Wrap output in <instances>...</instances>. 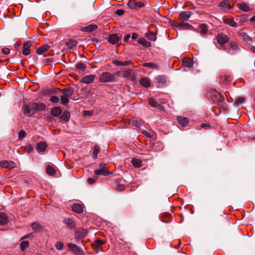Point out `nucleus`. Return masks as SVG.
I'll list each match as a JSON object with an SVG mask.
<instances>
[{"label":"nucleus","mask_w":255,"mask_h":255,"mask_svg":"<svg viewBox=\"0 0 255 255\" xmlns=\"http://www.w3.org/2000/svg\"><path fill=\"white\" fill-rule=\"evenodd\" d=\"M100 151V148L98 146H95L93 150V155L94 158H96L97 157V154Z\"/></svg>","instance_id":"nucleus-45"},{"label":"nucleus","mask_w":255,"mask_h":255,"mask_svg":"<svg viewBox=\"0 0 255 255\" xmlns=\"http://www.w3.org/2000/svg\"><path fill=\"white\" fill-rule=\"evenodd\" d=\"M62 110L59 107H54L51 110V114L54 117H58L61 114Z\"/></svg>","instance_id":"nucleus-19"},{"label":"nucleus","mask_w":255,"mask_h":255,"mask_svg":"<svg viewBox=\"0 0 255 255\" xmlns=\"http://www.w3.org/2000/svg\"><path fill=\"white\" fill-rule=\"evenodd\" d=\"M98 28V26L96 24H91L89 25H88L87 26L83 28V30L84 31L87 32H92L95 30H96Z\"/></svg>","instance_id":"nucleus-24"},{"label":"nucleus","mask_w":255,"mask_h":255,"mask_svg":"<svg viewBox=\"0 0 255 255\" xmlns=\"http://www.w3.org/2000/svg\"><path fill=\"white\" fill-rule=\"evenodd\" d=\"M122 38V35H119L117 34H112L108 37V41L112 44H115L118 43L120 39Z\"/></svg>","instance_id":"nucleus-6"},{"label":"nucleus","mask_w":255,"mask_h":255,"mask_svg":"<svg viewBox=\"0 0 255 255\" xmlns=\"http://www.w3.org/2000/svg\"><path fill=\"white\" fill-rule=\"evenodd\" d=\"M105 164L104 163H101L99 165V168L95 171V174L97 176L103 175L107 176L111 173V172L107 171L105 169Z\"/></svg>","instance_id":"nucleus-4"},{"label":"nucleus","mask_w":255,"mask_h":255,"mask_svg":"<svg viewBox=\"0 0 255 255\" xmlns=\"http://www.w3.org/2000/svg\"><path fill=\"white\" fill-rule=\"evenodd\" d=\"M178 123L183 126H186L188 123L187 118L182 117H177V118Z\"/></svg>","instance_id":"nucleus-30"},{"label":"nucleus","mask_w":255,"mask_h":255,"mask_svg":"<svg viewBox=\"0 0 255 255\" xmlns=\"http://www.w3.org/2000/svg\"><path fill=\"white\" fill-rule=\"evenodd\" d=\"M70 118V114L68 111H64L62 116L60 117V119L66 122L69 121Z\"/></svg>","instance_id":"nucleus-28"},{"label":"nucleus","mask_w":255,"mask_h":255,"mask_svg":"<svg viewBox=\"0 0 255 255\" xmlns=\"http://www.w3.org/2000/svg\"><path fill=\"white\" fill-rule=\"evenodd\" d=\"M72 210L76 213H81L83 212V208L79 204H74L72 206Z\"/></svg>","instance_id":"nucleus-23"},{"label":"nucleus","mask_w":255,"mask_h":255,"mask_svg":"<svg viewBox=\"0 0 255 255\" xmlns=\"http://www.w3.org/2000/svg\"><path fill=\"white\" fill-rule=\"evenodd\" d=\"M137 41L138 43L146 47H150L151 45V43L147 41L144 38H139L138 39Z\"/></svg>","instance_id":"nucleus-22"},{"label":"nucleus","mask_w":255,"mask_h":255,"mask_svg":"<svg viewBox=\"0 0 255 255\" xmlns=\"http://www.w3.org/2000/svg\"><path fill=\"white\" fill-rule=\"evenodd\" d=\"M138 37V35L136 33H132L131 35V38L132 39H135Z\"/></svg>","instance_id":"nucleus-59"},{"label":"nucleus","mask_w":255,"mask_h":255,"mask_svg":"<svg viewBox=\"0 0 255 255\" xmlns=\"http://www.w3.org/2000/svg\"><path fill=\"white\" fill-rule=\"evenodd\" d=\"M104 242L100 240H97L94 243L93 246L96 248H99L103 245Z\"/></svg>","instance_id":"nucleus-40"},{"label":"nucleus","mask_w":255,"mask_h":255,"mask_svg":"<svg viewBox=\"0 0 255 255\" xmlns=\"http://www.w3.org/2000/svg\"><path fill=\"white\" fill-rule=\"evenodd\" d=\"M224 22L233 27H236L238 26L237 22H236L233 19L226 18L223 20Z\"/></svg>","instance_id":"nucleus-18"},{"label":"nucleus","mask_w":255,"mask_h":255,"mask_svg":"<svg viewBox=\"0 0 255 255\" xmlns=\"http://www.w3.org/2000/svg\"><path fill=\"white\" fill-rule=\"evenodd\" d=\"M208 125V124H202L201 127H202V128H204L205 127H207Z\"/></svg>","instance_id":"nucleus-63"},{"label":"nucleus","mask_w":255,"mask_h":255,"mask_svg":"<svg viewBox=\"0 0 255 255\" xmlns=\"http://www.w3.org/2000/svg\"><path fill=\"white\" fill-rule=\"evenodd\" d=\"M128 5L132 9H136L144 6L143 3L137 1L136 0H129Z\"/></svg>","instance_id":"nucleus-5"},{"label":"nucleus","mask_w":255,"mask_h":255,"mask_svg":"<svg viewBox=\"0 0 255 255\" xmlns=\"http://www.w3.org/2000/svg\"><path fill=\"white\" fill-rule=\"evenodd\" d=\"M219 6L225 10L230 9L232 8L228 0H224L220 3Z\"/></svg>","instance_id":"nucleus-17"},{"label":"nucleus","mask_w":255,"mask_h":255,"mask_svg":"<svg viewBox=\"0 0 255 255\" xmlns=\"http://www.w3.org/2000/svg\"><path fill=\"white\" fill-rule=\"evenodd\" d=\"M140 85L145 88H148L150 86V81L148 77H142L139 81Z\"/></svg>","instance_id":"nucleus-12"},{"label":"nucleus","mask_w":255,"mask_h":255,"mask_svg":"<svg viewBox=\"0 0 255 255\" xmlns=\"http://www.w3.org/2000/svg\"><path fill=\"white\" fill-rule=\"evenodd\" d=\"M30 234H27V235L23 236L22 237H21V239H20V240H23L27 239V238H28L30 237Z\"/></svg>","instance_id":"nucleus-61"},{"label":"nucleus","mask_w":255,"mask_h":255,"mask_svg":"<svg viewBox=\"0 0 255 255\" xmlns=\"http://www.w3.org/2000/svg\"><path fill=\"white\" fill-rule=\"evenodd\" d=\"M130 37V34H128L124 37V40L125 42H128L129 38Z\"/></svg>","instance_id":"nucleus-57"},{"label":"nucleus","mask_w":255,"mask_h":255,"mask_svg":"<svg viewBox=\"0 0 255 255\" xmlns=\"http://www.w3.org/2000/svg\"><path fill=\"white\" fill-rule=\"evenodd\" d=\"M29 246L28 241H22L20 244V249L22 251H24Z\"/></svg>","instance_id":"nucleus-37"},{"label":"nucleus","mask_w":255,"mask_h":255,"mask_svg":"<svg viewBox=\"0 0 255 255\" xmlns=\"http://www.w3.org/2000/svg\"><path fill=\"white\" fill-rule=\"evenodd\" d=\"M131 163L135 167H139L142 165V161L140 159L135 158L132 159Z\"/></svg>","instance_id":"nucleus-31"},{"label":"nucleus","mask_w":255,"mask_h":255,"mask_svg":"<svg viewBox=\"0 0 255 255\" xmlns=\"http://www.w3.org/2000/svg\"><path fill=\"white\" fill-rule=\"evenodd\" d=\"M95 77V76L94 75H87L82 78L80 80V82L85 84H90L94 81Z\"/></svg>","instance_id":"nucleus-11"},{"label":"nucleus","mask_w":255,"mask_h":255,"mask_svg":"<svg viewBox=\"0 0 255 255\" xmlns=\"http://www.w3.org/2000/svg\"><path fill=\"white\" fill-rule=\"evenodd\" d=\"M9 161L6 160H1L0 161V165L1 167L3 168H8V167Z\"/></svg>","instance_id":"nucleus-44"},{"label":"nucleus","mask_w":255,"mask_h":255,"mask_svg":"<svg viewBox=\"0 0 255 255\" xmlns=\"http://www.w3.org/2000/svg\"><path fill=\"white\" fill-rule=\"evenodd\" d=\"M50 101L53 103H58L59 102V98L55 96H53L50 98Z\"/></svg>","instance_id":"nucleus-47"},{"label":"nucleus","mask_w":255,"mask_h":255,"mask_svg":"<svg viewBox=\"0 0 255 255\" xmlns=\"http://www.w3.org/2000/svg\"><path fill=\"white\" fill-rule=\"evenodd\" d=\"M179 26L183 28L188 29H190L192 27L191 25L187 23H180L179 24Z\"/></svg>","instance_id":"nucleus-43"},{"label":"nucleus","mask_w":255,"mask_h":255,"mask_svg":"<svg viewBox=\"0 0 255 255\" xmlns=\"http://www.w3.org/2000/svg\"><path fill=\"white\" fill-rule=\"evenodd\" d=\"M77 44V42L75 40H70L66 42V45L68 48L73 49Z\"/></svg>","instance_id":"nucleus-33"},{"label":"nucleus","mask_w":255,"mask_h":255,"mask_svg":"<svg viewBox=\"0 0 255 255\" xmlns=\"http://www.w3.org/2000/svg\"><path fill=\"white\" fill-rule=\"evenodd\" d=\"M132 63L131 60H127L125 61H122V66H125L130 65Z\"/></svg>","instance_id":"nucleus-52"},{"label":"nucleus","mask_w":255,"mask_h":255,"mask_svg":"<svg viewBox=\"0 0 255 255\" xmlns=\"http://www.w3.org/2000/svg\"><path fill=\"white\" fill-rule=\"evenodd\" d=\"M143 134L147 137H150V134L147 131L143 130L142 132Z\"/></svg>","instance_id":"nucleus-60"},{"label":"nucleus","mask_w":255,"mask_h":255,"mask_svg":"<svg viewBox=\"0 0 255 255\" xmlns=\"http://www.w3.org/2000/svg\"><path fill=\"white\" fill-rule=\"evenodd\" d=\"M25 136V132L22 130H20L18 133V138L21 139H22Z\"/></svg>","instance_id":"nucleus-49"},{"label":"nucleus","mask_w":255,"mask_h":255,"mask_svg":"<svg viewBox=\"0 0 255 255\" xmlns=\"http://www.w3.org/2000/svg\"><path fill=\"white\" fill-rule=\"evenodd\" d=\"M47 144L45 142H40L37 144L36 149L38 153L42 154L46 149Z\"/></svg>","instance_id":"nucleus-9"},{"label":"nucleus","mask_w":255,"mask_h":255,"mask_svg":"<svg viewBox=\"0 0 255 255\" xmlns=\"http://www.w3.org/2000/svg\"><path fill=\"white\" fill-rule=\"evenodd\" d=\"M97 177H94V178H89L88 179V182L89 184H93L97 180Z\"/></svg>","instance_id":"nucleus-51"},{"label":"nucleus","mask_w":255,"mask_h":255,"mask_svg":"<svg viewBox=\"0 0 255 255\" xmlns=\"http://www.w3.org/2000/svg\"><path fill=\"white\" fill-rule=\"evenodd\" d=\"M238 6L240 9L244 11L248 12L251 10V8L250 7V6L246 3L243 2L238 4Z\"/></svg>","instance_id":"nucleus-25"},{"label":"nucleus","mask_w":255,"mask_h":255,"mask_svg":"<svg viewBox=\"0 0 255 255\" xmlns=\"http://www.w3.org/2000/svg\"><path fill=\"white\" fill-rule=\"evenodd\" d=\"M155 80L160 84H164L166 82V78L164 75H159L157 76Z\"/></svg>","instance_id":"nucleus-32"},{"label":"nucleus","mask_w":255,"mask_h":255,"mask_svg":"<svg viewBox=\"0 0 255 255\" xmlns=\"http://www.w3.org/2000/svg\"><path fill=\"white\" fill-rule=\"evenodd\" d=\"M122 75L124 77L126 78L127 79H130V77H131L132 81H134L135 78L133 75L132 74V70L130 69H126L125 68L122 71Z\"/></svg>","instance_id":"nucleus-7"},{"label":"nucleus","mask_w":255,"mask_h":255,"mask_svg":"<svg viewBox=\"0 0 255 255\" xmlns=\"http://www.w3.org/2000/svg\"><path fill=\"white\" fill-rule=\"evenodd\" d=\"M113 63L116 65V66H122V61H119V60H114L113 61Z\"/></svg>","instance_id":"nucleus-54"},{"label":"nucleus","mask_w":255,"mask_h":255,"mask_svg":"<svg viewBox=\"0 0 255 255\" xmlns=\"http://www.w3.org/2000/svg\"><path fill=\"white\" fill-rule=\"evenodd\" d=\"M200 33L203 36L206 34L208 31L207 26L205 24H201L200 25Z\"/></svg>","instance_id":"nucleus-36"},{"label":"nucleus","mask_w":255,"mask_h":255,"mask_svg":"<svg viewBox=\"0 0 255 255\" xmlns=\"http://www.w3.org/2000/svg\"><path fill=\"white\" fill-rule=\"evenodd\" d=\"M31 227L33 230L36 232L39 231L41 228V226L37 223H33L31 224Z\"/></svg>","instance_id":"nucleus-41"},{"label":"nucleus","mask_w":255,"mask_h":255,"mask_svg":"<svg viewBox=\"0 0 255 255\" xmlns=\"http://www.w3.org/2000/svg\"><path fill=\"white\" fill-rule=\"evenodd\" d=\"M61 91L63 93V96L70 97L73 94L74 90L71 87H68L67 88H65L61 90Z\"/></svg>","instance_id":"nucleus-16"},{"label":"nucleus","mask_w":255,"mask_h":255,"mask_svg":"<svg viewBox=\"0 0 255 255\" xmlns=\"http://www.w3.org/2000/svg\"><path fill=\"white\" fill-rule=\"evenodd\" d=\"M149 104L152 107L157 109L161 110L162 109V106L159 104L154 99L150 98L148 99Z\"/></svg>","instance_id":"nucleus-13"},{"label":"nucleus","mask_w":255,"mask_h":255,"mask_svg":"<svg viewBox=\"0 0 255 255\" xmlns=\"http://www.w3.org/2000/svg\"><path fill=\"white\" fill-rule=\"evenodd\" d=\"M50 46L48 45H44L38 48L36 50V52L38 54H42L44 52L46 51L49 49Z\"/></svg>","instance_id":"nucleus-26"},{"label":"nucleus","mask_w":255,"mask_h":255,"mask_svg":"<svg viewBox=\"0 0 255 255\" xmlns=\"http://www.w3.org/2000/svg\"><path fill=\"white\" fill-rule=\"evenodd\" d=\"M245 102V98H243V97H239V98H238L236 100H235V103L237 104V105H241L242 104H243L244 102Z\"/></svg>","instance_id":"nucleus-46"},{"label":"nucleus","mask_w":255,"mask_h":255,"mask_svg":"<svg viewBox=\"0 0 255 255\" xmlns=\"http://www.w3.org/2000/svg\"><path fill=\"white\" fill-rule=\"evenodd\" d=\"M99 81L100 82H112L115 81V76L109 72H105L103 73L99 77Z\"/></svg>","instance_id":"nucleus-3"},{"label":"nucleus","mask_w":255,"mask_h":255,"mask_svg":"<svg viewBox=\"0 0 255 255\" xmlns=\"http://www.w3.org/2000/svg\"><path fill=\"white\" fill-rule=\"evenodd\" d=\"M2 52L5 54H8L10 53V50L7 48H3L1 49Z\"/></svg>","instance_id":"nucleus-53"},{"label":"nucleus","mask_w":255,"mask_h":255,"mask_svg":"<svg viewBox=\"0 0 255 255\" xmlns=\"http://www.w3.org/2000/svg\"><path fill=\"white\" fill-rule=\"evenodd\" d=\"M15 167L14 163L12 161H9L8 167L9 168H13Z\"/></svg>","instance_id":"nucleus-58"},{"label":"nucleus","mask_w":255,"mask_h":255,"mask_svg":"<svg viewBox=\"0 0 255 255\" xmlns=\"http://www.w3.org/2000/svg\"><path fill=\"white\" fill-rule=\"evenodd\" d=\"M76 68L79 70V71L83 72L86 68V65L82 62H79L77 64Z\"/></svg>","instance_id":"nucleus-39"},{"label":"nucleus","mask_w":255,"mask_h":255,"mask_svg":"<svg viewBox=\"0 0 255 255\" xmlns=\"http://www.w3.org/2000/svg\"><path fill=\"white\" fill-rule=\"evenodd\" d=\"M183 65L188 68L191 67L193 65V60L190 58L184 59L183 61Z\"/></svg>","instance_id":"nucleus-27"},{"label":"nucleus","mask_w":255,"mask_h":255,"mask_svg":"<svg viewBox=\"0 0 255 255\" xmlns=\"http://www.w3.org/2000/svg\"><path fill=\"white\" fill-rule=\"evenodd\" d=\"M93 112L90 111H83V114L84 116H91L92 115Z\"/></svg>","instance_id":"nucleus-55"},{"label":"nucleus","mask_w":255,"mask_h":255,"mask_svg":"<svg viewBox=\"0 0 255 255\" xmlns=\"http://www.w3.org/2000/svg\"><path fill=\"white\" fill-rule=\"evenodd\" d=\"M31 46V44L29 42L27 41L25 42L23 46V51L22 53L24 55L27 56L30 53V47Z\"/></svg>","instance_id":"nucleus-14"},{"label":"nucleus","mask_w":255,"mask_h":255,"mask_svg":"<svg viewBox=\"0 0 255 255\" xmlns=\"http://www.w3.org/2000/svg\"><path fill=\"white\" fill-rule=\"evenodd\" d=\"M46 172L49 175H53L55 173V169L51 165H47Z\"/></svg>","instance_id":"nucleus-35"},{"label":"nucleus","mask_w":255,"mask_h":255,"mask_svg":"<svg viewBox=\"0 0 255 255\" xmlns=\"http://www.w3.org/2000/svg\"><path fill=\"white\" fill-rule=\"evenodd\" d=\"M125 186L123 184H118L116 186V189L118 191H123L125 190Z\"/></svg>","instance_id":"nucleus-48"},{"label":"nucleus","mask_w":255,"mask_h":255,"mask_svg":"<svg viewBox=\"0 0 255 255\" xmlns=\"http://www.w3.org/2000/svg\"><path fill=\"white\" fill-rule=\"evenodd\" d=\"M207 98L212 102L222 103L224 97L215 89H211L207 92Z\"/></svg>","instance_id":"nucleus-2"},{"label":"nucleus","mask_w":255,"mask_h":255,"mask_svg":"<svg viewBox=\"0 0 255 255\" xmlns=\"http://www.w3.org/2000/svg\"><path fill=\"white\" fill-rule=\"evenodd\" d=\"M64 223L70 228L73 229L76 227L75 223L70 218L65 219L64 220Z\"/></svg>","instance_id":"nucleus-21"},{"label":"nucleus","mask_w":255,"mask_h":255,"mask_svg":"<svg viewBox=\"0 0 255 255\" xmlns=\"http://www.w3.org/2000/svg\"><path fill=\"white\" fill-rule=\"evenodd\" d=\"M250 20L252 21H255V15L251 18Z\"/></svg>","instance_id":"nucleus-64"},{"label":"nucleus","mask_w":255,"mask_h":255,"mask_svg":"<svg viewBox=\"0 0 255 255\" xmlns=\"http://www.w3.org/2000/svg\"><path fill=\"white\" fill-rule=\"evenodd\" d=\"M117 13L119 15H121L124 13V11L121 9H119L117 11Z\"/></svg>","instance_id":"nucleus-62"},{"label":"nucleus","mask_w":255,"mask_h":255,"mask_svg":"<svg viewBox=\"0 0 255 255\" xmlns=\"http://www.w3.org/2000/svg\"><path fill=\"white\" fill-rule=\"evenodd\" d=\"M87 234V230L84 229H79L76 231L75 236L78 238H84L86 237Z\"/></svg>","instance_id":"nucleus-10"},{"label":"nucleus","mask_w":255,"mask_h":255,"mask_svg":"<svg viewBox=\"0 0 255 255\" xmlns=\"http://www.w3.org/2000/svg\"><path fill=\"white\" fill-rule=\"evenodd\" d=\"M68 247L71 251H72L75 253H77L80 252V250L79 249L78 247L74 244H73L72 243H68Z\"/></svg>","instance_id":"nucleus-34"},{"label":"nucleus","mask_w":255,"mask_h":255,"mask_svg":"<svg viewBox=\"0 0 255 255\" xmlns=\"http://www.w3.org/2000/svg\"><path fill=\"white\" fill-rule=\"evenodd\" d=\"M145 36L149 40L155 41L156 40V34L155 33L148 31L145 33Z\"/></svg>","instance_id":"nucleus-20"},{"label":"nucleus","mask_w":255,"mask_h":255,"mask_svg":"<svg viewBox=\"0 0 255 255\" xmlns=\"http://www.w3.org/2000/svg\"><path fill=\"white\" fill-rule=\"evenodd\" d=\"M191 15L190 11H182L180 13V16L184 20H187Z\"/></svg>","instance_id":"nucleus-29"},{"label":"nucleus","mask_w":255,"mask_h":255,"mask_svg":"<svg viewBox=\"0 0 255 255\" xmlns=\"http://www.w3.org/2000/svg\"><path fill=\"white\" fill-rule=\"evenodd\" d=\"M60 99L61 103L64 105H66L69 102L68 97H66L62 95L61 96Z\"/></svg>","instance_id":"nucleus-42"},{"label":"nucleus","mask_w":255,"mask_h":255,"mask_svg":"<svg viewBox=\"0 0 255 255\" xmlns=\"http://www.w3.org/2000/svg\"><path fill=\"white\" fill-rule=\"evenodd\" d=\"M45 105L42 104L37 103H29L25 106L24 113L25 115L31 116L36 113L37 110H42L45 108Z\"/></svg>","instance_id":"nucleus-1"},{"label":"nucleus","mask_w":255,"mask_h":255,"mask_svg":"<svg viewBox=\"0 0 255 255\" xmlns=\"http://www.w3.org/2000/svg\"><path fill=\"white\" fill-rule=\"evenodd\" d=\"M8 222V219L6 215L4 213H0V224L4 226Z\"/></svg>","instance_id":"nucleus-15"},{"label":"nucleus","mask_w":255,"mask_h":255,"mask_svg":"<svg viewBox=\"0 0 255 255\" xmlns=\"http://www.w3.org/2000/svg\"><path fill=\"white\" fill-rule=\"evenodd\" d=\"M63 247V243L61 242H58L56 243V245H55V247L58 250H61L62 249Z\"/></svg>","instance_id":"nucleus-50"},{"label":"nucleus","mask_w":255,"mask_h":255,"mask_svg":"<svg viewBox=\"0 0 255 255\" xmlns=\"http://www.w3.org/2000/svg\"><path fill=\"white\" fill-rule=\"evenodd\" d=\"M133 123L137 127H139L141 125L140 121H137V120H133Z\"/></svg>","instance_id":"nucleus-56"},{"label":"nucleus","mask_w":255,"mask_h":255,"mask_svg":"<svg viewBox=\"0 0 255 255\" xmlns=\"http://www.w3.org/2000/svg\"><path fill=\"white\" fill-rule=\"evenodd\" d=\"M217 40L219 44H223L228 41L229 38L228 36L225 34H219L217 36Z\"/></svg>","instance_id":"nucleus-8"},{"label":"nucleus","mask_w":255,"mask_h":255,"mask_svg":"<svg viewBox=\"0 0 255 255\" xmlns=\"http://www.w3.org/2000/svg\"><path fill=\"white\" fill-rule=\"evenodd\" d=\"M143 66L145 67L151 68L152 69H157L158 68V66L156 64H155L154 63H152V62L144 63L143 64Z\"/></svg>","instance_id":"nucleus-38"}]
</instances>
